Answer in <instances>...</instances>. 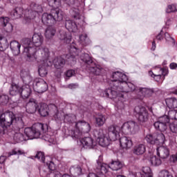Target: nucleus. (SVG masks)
Returning <instances> with one entry per match:
<instances>
[{"instance_id":"f257e3e1","label":"nucleus","mask_w":177,"mask_h":177,"mask_svg":"<svg viewBox=\"0 0 177 177\" xmlns=\"http://www.w3.org/2000/svg\"><path fill=\"white\" fill-rule=\"evenodd\" d=\"M128 77L120 71L113 72L111 75V88L104 90L102 93L103 97L115 99L118 109H124L125 98L123 93L133 92L136 87L132 83L127 82ZM121 92L122 93H120Z\"/></svg>"},{"instance_id":"f03ea898","label":"nucleus","mask_w":177,"mask_h":177,"mask_svg":"<svg viewBox=\"0 0 177 177\" xmlns=\"http://www.w3.org/2000/svg\"><path fill=\"white\" fill-rule=\"evenodd\" d=\"M24 47V53H26L28 62H35L37 56L34 53H37V50L40 49L44 44V36L39 34H34L31 39L26 38L22 40Z\"/></svg>"},{"instance_id":"7ed1b4c3","label":"nucleus","mask_w":177,"mask_h":177,"mask_svg":"<svg viewBox=\"0 0 177 177\" xmlns=\"http://www.w3.org/2000/svg\"><path fill=\"white\" fill-rule=\"evenodd\" d=\"M46 129H48L46 124L36 123L32 127L25 128L24 133L26 136L23 135L21 133H15L14 135V140H15L17 143H20V142L24 140L38 139L41 135L46 132Z\"/></svg>"},{"instance_id":"20e7f679","label":"nucleus","mask_w":177,"mask_h":177,"mask_svg":"<svg viewBox=\"0 0 177 177\" xmlns=\"http://www.w3.org/2000/svg\"><path fill=\"white\" fill-rule=\"evenodd\" d=\"M63 20V11L59 8H55L51 11V14L44 13L41 17V21L44 24L52 26L57 21Z\"/></svg>"},{"instance_id":"39448f33","label":"nucleus","mask_w":177,"mask_h":177,"mask_svg":"<svg viewBox=\"0 0 177 177\" xmlns=\"http://www.w3.org/2000/svg\"><path fill=\"white\" fill-rule=\"evenodd\" d=\"M80 59L82 62H84L86 65H88L87 67L91 74H94V75H100V74H102V72L103 71L102 66L93 62L92 58L89 56V54H82Z\"/></svg>"},{"instance_id":"423d86ee","label":"nucleus","mask_w":177,"mask_h":177,"mask_svg":"<svg viewBox=\"0 0 177 177\" xmlns=\"http://www.w3.org/2000/svg\"><path fill=\"white\" fill-rule=\"evenodd\" d=\"M76 130L72 135V138L80 139L82 133H89L91 131V124L84 120H80L75 123Z\"/></svg>"},{"instance_id":"0eeeda50","label":"nucleus","mask_w":177,"mask_h":177,"mask_svg":"<svg viewBox=\"0 0 177 177\" xmlns=\"http://www.w3.org/2000/svg\"><path fill=\"white\" fill-rule=\"evenodd\" d=\"M42 12V6L41 5L32 3L30 4V9L26 10L24 11V23H28L30 20L35 19L37 13Z\"/></svg>"},{"instance_id":"6e6552de","label":"nucleus","mask_w":177,"mask_h":177,"mask_svg":"<svg viewBox=\"0 0 177 177\" xmlns=\"http://www.w3.org/2000/svg\"><path fill=\"white\" fill-rule=\"evenodd\" d=\"M15 114L11 111H6L0 113V124H2L6 128H9L10 125L15 124Z\"/></svg>"},{"instance_id":"1a4fd4ad","label":"nucleus","mask_w":177,"mask_h":177,"mask_svg":"<svg viewBox=\"0 0 177 177\" xmlns=\"http://www.w3.org/2000/svg\"><path fill=\"white\" fill-rule=\"evenodd\" d=\"M145 140L149 143V145H162V143L165 142V136H164L162 133L159 134H147Z\"/></svg>"},{"instance_id":"9d476101","label":"nucleus","mask_w":177,"mask_h":177,"mask_svg":"<svg viewBox=\"0 0 177 177\" xmlns=\"http://www.w3.org/2000/svg\"><path fill=\"white\" fill-rule=\"evenodd\" d=\"M134 113H136V117L140 124H145V122L149 121V111L146 110V108L142 106H136Z\"/></svg>"},{"instance_id":"9b49d317","label":"nucleus","mask_w":177,"mask_h":177,"mask_svg":"<svg viewBox=\"0 0 177 177\" xmlns=\"http://www.w3.org/2000/svg\"><path fill=\"white\" fill-rule=\"evenodd\" d=\"M122 132L124 133H136L139 131V125L134 121L124 122L121 127Z\"/></svg>"},{"instance_id":"f8f14e48","label":"nucleus","mask_w":177,"mask_h":177,"mask_svg":"<svg viewBox=\"0 0 177 177\" xmlns=\"http://www.w3.org/2000/svg\"><path fill=\"white\" fill-rule=\"evenodd\" d=\"M78 46L75 43L73 42L71 45L70 52L71 53L66 55V59L68 64H75L77 62V58L75 56H78Z\"/></svg>"},{"instance_id":"ddd939ff","label":"nucleus","mask_w":177,"mask_h":177,"mask_svg":"<svg viewBox=\"0 0 177 177\" xmlns=\"http://www.w3.org/2000/svg\"><path fill=\"white\" fill-rule=\"evenodd\" d=\"M169 123V118H168V115H164L159 118L158 120L154 123L153 126L156 129H158V131H160V132H165L168 128L167 124Z\"/></svg>"},{"instance_id":"4468645a","label":"nucleus","mask_w":177,"mask_h":177,"mask_svg":"<svg viewBox=\"0 0 177 177\" xmlns=\"http://www.w3.org/2000/svg\"><path fill=\"white\" fill-rule=\"evenodd\" d=\"M106 135L112 140L113 142L120 138V127L112 124L108 127Z\"/></svg>"},{"instance_id":"2eb2a0df","label":"nucleus","mask_w":177,"mask_h":177,"mask_svg":"<svg viewBox=\"0 0 177 177\" xmlns=\"http://www.w3.org/2000/svg\"><path fill=\"white\" fill-rule=\"evenodd\" d=\"M111 141H113V140L109 138L106 133H104L103 130L99 131L97 142L100 146H102V147H107Z\"/></svg>"},{"instance_id":"dca6fc26","label":"nucleus","mask_w":177,"mask_h":177,"mask_svg":"<svg viewBox=\"0 0 177 177\" xmlns=\"http://www.w3.org/2000/svg\"><path fill=\"white\" fill-rule=\"evenodd\" d=\"M49 48H43L37 50V53H34V56L37 57L41 62H47L48 59H49Z\"/></svg>"},{"instance_id":"f3484780","label":"nucleus","mask_w":177,"mask_h":177,"mask_svg":"<svg viewBox=\"0 0 177 177\" xmlns=\"http://www.w3.org/2000/svg\"><path fill=\"white\" fill-rule=\"evenodd\" d=\"M34 89L37 93H44L48 91V84L43 79H39L36 82L35 84L33 85Z\"/></svg>"},{"instance_id":"a211bd4d","label":"nucleus","mask_w":177,"mask_h":177,"mask_svg":"<svg viewBox=\"0 0 177 177\" xmlns=\"http://www.w3.org/2000/svg\"><path fill=\"white\" fill-rule=\"evenodd\" d=\"M38 103L34 99L31 98L26 105V110L28 114H34L37 111Z\"/></svg>"},{"instance_id":"6ab92c4d","label":"nucleus","mask_w":177,"mask_h":177,"mask_svg":"<svg viewBox=\"0 0 177 177\" xmlns=\"http://www.w3.org/2000/svg\"><path fill=\"white\" fill-rule=\"evenodd\" d=\"M80 143L84 149H93L96 146V142L93 141V138L91 137H85L80 140Z\"/></svg>"},{"instance_id":"aec40b11","label":"nucleus","mask_w":177,"mask_h":177,"mask_svg":"<svg viewBox=\"0 0 177 177\" xmlns=\"http://www.w3.org/2000/svg\"><path fill=\"white\" fill-rule=\"evenodd\" d=\"M157 156L162 158V160H165L169 157V149L165 146H161L157 148Z\"/></svg>"},{"instance_id":"412c9836","label":"nucleus","mask_w":177,"mask_h":177,"mask_svg":"<svg viewBox=\"0 0 177 177\" xmlns=\"http://www.w3.org/2000/svg\"><path fill=\"white\" fill-rule=\"evenodd\" d=\"M120 147H122V149H131V147H132L133 146V142H132V140H131V138L129 137H121L120 138Z\"/></svg>"},{"instance_id":"4be33fe9","label":"nucleus","mask_w":177,"mask_h":177,"mask_svg":"<svg viewBox=\"0 0 177 177\" xmlns=\"http://www.w3.org/2000/svg\"><path fill=\"white\" fill-rule=\"evenodd\" d=\"M53 63L54 64V66L57 70H62L64 66H66V60L62 57H56L53 61Z\"/></svg>"},{"instance_id":"5701e85b","label":"nucleus","mask_w":177,"mask_h":177,"mask_svg":"<svg viewBox=\"0 0 177 177\" xmlns=\"http://www.w3.org/2000/svg\"><path fill=\"white\" fill-rule=\"evenodd\" d=\"M65 27L71 32H77V31H78V26H77V24L71 19L66 20Z\"/></svg>"},{"instance_id":"b1692460","label":"nucleus","mask_w":177,"mask_h":177,"mask_svg":"<svg viewBox=\"0 0 177 177\" xmlns=\"http://www.w3.org/2000/svg\"><path fill=\"white\" fill-rule=\"evenodd\" d=\"M31 95V88H30V85H26L21 87L20 96L23 99H27Z\"/></svg>"},{"instance_id":"393cba45","label":"nucleus","mask_w":177,"mask_h":177,"mask_svg":"<svg viewBox=\"0 0 177 177\" xmlns=\"http://www.w3.org/2000/svg\"><path fill=\"white\" fill-rule=\"evenodd\" d=\"M146 152V145L145 144H138L133 148V153L136 156H142Z\"/></svg>"},{"instance_id":"a878e982","label":"nucleus","mask_w":177,"mask_h":177,"mask_svg":"<svg viewBox=\"0 0 177 177\" xmlns=\"http://www.w3.org/2000/svg\"><path fill=\"white\" fill-rule=\"evenodd\" d=\"M10 49L15 56L20 55V48L21 45L17 41H13L10 42Z\"/></svg>"},{"instance_id":"bb28decb","label":"nucleus","mask_w":177,"mask_h":177,"mask_svg":"<svg viewBox=\"0 0 177 177\" xmlns=\"http://www.w3.org/2000/svg\"><path fill=\"white\" fill-rule=\"evenodd\" d=\"M58 37L61 41H64V44H70L71 42V35L67 34L64 30H60Z\"/></svg>"},{"instance_id":"cd10ccee","label":"nucleus","mask_w":177,"mask_h":177,"mask_svg":"<svg viewBox=\"0 0 177 177\" xmlns=\"http://www.w3.org/2000/svg\"><path fill=\"white\" fill-rule=\"evenodd\" d=\"M153 91L151 88H140L138 89V95L140 97H149L153 95Z\"/></svg>"},{"instance_id":"c85d7f7f","label":"nucleus","mask_w":177,"mask_h":177,"mask_svg":"<svg viewBox=\"0 0 177 177\" xmlns=\"http://www.w3.org/2000/svg\"><path fill=\"white\" fill-rule=\"evenodd\" d=\"M21 90V87H20L18 84H12L11 87L10 88V95H11V96L20 97Z\"/></svg>"},{"instance_id":"c756f323","label":"nucleus","mask_w":177,"mask_h":177,"mask_svg":"<svg viewBox=\"0 0 177 177\" xmlns=\"http://www.w3.org/2000/svg\"><path fill=\"white\" fill-rule=\"evenodd\" d=\"M109 167L112 171H120V169H122V167H124V163H122L120 160H113L110 164Z\"/></svg>"},{"instance_id":"7c9ffc66","label":"nucleus","mask_w":177,"mask_h":177,"mask_svg":"<svg viewBox=\"0 0 177 177\" xmlns=\"http://www.w3.org/2000/svg\"><path fill=\"white\" fill-rule=\"evenodd\" d=\"M136 177H153V174L151 173V169L149 167H143L142 173L138 172L136 174Z\"/></svg>"},{"instance_id":"2f4dec72","label":"nucleus","mask_w":177,"mask_h":177,"mask_svg":"<svg viewBox=\"0 0 177 177\" xmlns=\"http://www.w3.org/2000/svg\"><path fill=\"white\" fill-rule=\"evenodd\" d=\"M21 78L22 79L23 82L26 84V85H28V84L32 82V77L27 71L21 72Z\"/></svg>"},{"instance_id":"473e14b6","label":"nucleus","mask_w":177,"mask_h":177,"mask_svg":"<svg viewBox=\"0 0 177 177\" xmlns=\"http://www.w3.org/2000/svg\"><path fill=\"white\" fill-rule=\"evenodd\" d=\"M69 172L72 176H80V175H82V169L80 166H72Z\"/></svg>"},{"instance_id":"72a5a7b5","label":"nucleus","mask_w":177,"mask_h":177,"mask_svg":"<svg viewBox=\"0 0 177 177\" xmlns=\"http://www.w3.org/2000/svg\"><path fill=\"white\" fill-rule=\"evenodd\" d=\"M24 11L23 8L17 7L12 12L11 16L13 19H20L23 16Z\"/></svg>"},{"instance_id":"f704fd0d","label":"nucleus","mask_w":177,"mask_h":177,"mask_svg":"<svg viewBox=\"0 0 177 177\" xmlns=\"http://www.w3.org/2000/svg\"><path fill=\"white\" fill-rule=\"evenodd\" d=\"M55 34H56V29L52 26H48L46 30L45 37L47 39L53 38Z\"/></svg>"},{"instance_id":"c9c22d12","label":"nucleus","mask_w":177,"mask_h":177,"mask_svg":"<svg viewBox=\"0 0 177 177\" xmlns=\"http://www.w3.org/2000/svg\"><path fill=\"white\" fill-rule=\"evenodd\" d=\"M166 104L169 109L177 108V100L176 98L171 97L166 99Z\"/></svg>"},{"instance_id":"e433bc0d","label":"nucleus","mask_w":177,"mask_h":177,"mask_svg":"<svg viewBox=\"0 0 177 177\" xmlns=\"http://www.w3.org/2000/svg\"><path fill=\"white\" fill-rule=\"evenodd\" d=\"M8 47L9 43L8 42V39L4 37L0 36V50H6Z\"/></svg>"},{"instance_id":"4c0bfd02","label":"nucleus","mask_w":177,"mask_h":177,"mask_svg":"<svg viewBox=\"0 0 177 177\" xmlns=\"http://www.w3.org/2000/svg\"><path fill=\"white\" fill-rule=\"evenodd\" d=\"M89 42H91V41L89 40V38H88L86 34H82L80 36L79 44H80L82 46H86V45H88Z\"/></svg>"},{"instance_id":"58836bf2","label":"nucleus","mask_w":177,"mask_h":177,"mask_svg":"<svg viewBox=\"0 0 177 177\" xmlns=\"http://www.w3.org/2000/svg\"><path fill=\"white\" fill-rule=\"evenodd\" d=\"M107 118L104 115H98L95 118L96 124L98 127H103L106 124Z\"/></svg>"},{"instance_id":"ea45409f","label":"nucleus","mask_w":177,"mask_h":177,"mask_svg":"<svg viewBox=\"0 0 177 177\" xmlns=\"http://www.w3.org/2000/svg\"><path fill=\"white\" fill-rule=\"evenodd\" d=\"M149 162L151 165H153V167H158L159 165H161L162 161H161L160 158L154 156L150 158Z\"/></svg>"},{"instance_id":"a19ab883","label":"nucleus","mask_w":177,"mask_h":177,"mask_svg":"<svg viewBox=\"0 0 177 177\" xmlns=\"http://www.w3.org/2000/svg\"><path fill=\"white\" fill-rule=\"evenodd\" d=\"M41 117H46L48 115V105L46 104H41L40 108L37 109Z\"/></svg>"},{"instance_id":"79ce46f5","label":"nucleus","mask_w":177,"mask_h":177,"mask_svg":"<svg viewBox=\"0 0 177 177\" xmlns=\"http://www.w3.org/2000/svg\"><path fill=\"white\" fill-rule=\"evenodd\" d=\"M15 121L12 124L14 127H16L18 129L24 128V122H23V119L21 118H17L16 116H15Z\"/></svg>"},{"instance_id":"37998d69","label":"nucleus","mask_w":177,"mask_h":177,"mask_svg":"<svg viewBox=\"0 0 177 177\" xmlns=\"http://www.w3.org/2000/svg\"><path fill=\"white\" fill-rule=\"evenodd\" d=\"M163 73H164V69L159 68V74L156 75L153 73V71H150L149 72V75H150V77H152L153 78H155L157 82H160L161 80V74H163Z\"/></svg>"},{"instance_id":"c03bdc74","label":"nucleus","mask_w":177,"mask_h":177,"mask_svg":"<svg viewBox=\"0 0 177 177\" xmlns=\"http://www.w3.org/2000/svg\"><path fill=\"white\" fill-rule=\"evenodd\" d=\"M71 15L72 17L75 19V20H82V19H84V17L80 16V10L77 8H73L71 10Z\"/></svg>"},{"instance_id":"a18cd8bd","label":"nucleus","mask_w":177,"mask_h":177,"mask_svg":"<svg viewBox=\"0 0 177 177\" xmlns=\"http://www.w3.org/2000/svg\"><path fill=\"white\" fill-rule=\"evenodd\" d=\"M174 12H177V5L176 4L169 5L167 8L166 13H172Z\"/></svg>"},{"instance_id":"49530a36","label":"nucleus","mask_w":177,"mask_h":177,"mask_svg":"<svg viewBox=\"0 0 177 177\" xmlns=\"http://www.w3.org/2000/svg\"><path fill=\"white\" fill-rule=\"evenodd\" d=\"M167 117L169 120H177V110L169 111Z\"/></svg>"},{"instance_id":"de8ad7c7","label":"nucleus","mask_w":177,"mask_h":177,"mask_svg":"<svg viewBox=\"0 0 177 177\" xmlns=\"http://www.w3.org/2000/svg\"><path fill=\"white\" fill-rule=\"evenodd\" d=\"M9 102V96L8 95L3 94L0 95V104H8Z\"/></svg>"},{"instance_id":"09e8293b","label":"nucleus","mask_w":177,"mask_h":177,"mask_svg":"<svg viewBox=\"0 0 177 177\" xmlns=\"http://www.w3.org/2000/svg\"><path fill=\"white\" fill-rule=\"evenodd\" d=\"M50 6H53L55 8H59L61 5L60 0H48Z\"/></svg>"},{"instance_id":"8fccbe9b","label":"nucleus","mask_w":177,"mask_h":177,"mask_svg":"<svg viewBox=\"0 0 177 177\" xmlns=\"http://www.w3.org/2000/svg\"><path fill=\"white\" fill-rule=\"evenodd\" d=\"M0 23L2 27H6L7 24H9V17H0Z\"/></svg>"},{"instance_id":"3c124183","label":"nucleus","mask_w":177,"mask_h":177,"mask_svg":"<svg viewBox=\"0 0 177 177\" xmlns=\"http://www.w3.org/2000/svg\"><path fill=\"white\" fill-rule=\"evenodd\" d=\"M38 71L40 77H45L48 74V71L45 66H40Z\"/></svg>"},{"instance_id":"603ef678","label":"nucleus","mask_w":177,"mask_h":177,"mask_svg":"<svg viewBox=\"0 0 177 177\" xmlns=\"http://www.w3.org/2000/svg\"><path fill=\"white\" fill-rule=\"evenodd\" d=\"M44 138L46 142H49V143H55V136H50L47 133Z\"/></svg>"},{"instance_id":"864d4df0","label":"nucleus","mask_w":177,"mask_h":177,"mask_svg":"<svg viewBox=\"0 0 177 177\" xmlns=\"http://www.w3.org/2000/svg\"><path fill=\"white\" fill-rule=\"evenodd\" d=\"M35 157L37 158V160H39V161H41V162H45V154L44 152H37Z\"/></svg>"},{"instance_id":"5fc2aeb1","label":"nucleus","mask_w":177,"mask_h":177,"mask_svg":"<svg viewBox=\"0 0 177 177\" xmlns=\"http://www.w3.org/2000/svg\"><path fill=\"white\" fill-rule=\"evenodd\" d=\"M158 177H174L169 171L167 170H162L158 175Z\"/></svg>"},{"instance_id":"6e6d98bb","label":"nucleus","mask_w":177,"mask_h":177,"mask_svg":"<svg viewBox=\"0 0 177 177\" xmlns=\"http://www.w3.org/2000/svg\"><path fill=\"white\" fill-rule=\"evenodd\" d=\"M3 28L6 32H12L13 31V25L10 23L8 24L6 26H3Z\"/></svg>"},{"instance_id":"4d7b16f0","label":"nucleus","mask_w":177,"mask_h":177,"mask_svg":"<svg viewBox=\"0 0 177 177\" xmlns=\"http://www.w3.org/2000/svg\"><path fill=\"white\" fill-rule=\"evenodd\" d=\"M109 168H110V165H107V164L101 165V171L104 174L107 173V171H109Z\"/></svg>"},{"instance_id":"13d9d810","label":"nucleus","mask_w":177,"mask_h":177,"mask_svg":"<svg viewBox=\"0 0 177 177\" xmlns=\"http://www.w3.org/2000/svg\"><path fill=\"white\" fill-rule=\"evenodd\" d=\"M170 130L173 133H177V122L171 123L170 124Z\"/></svg>"},{"instance_id":"bf43d9fd","label":"nucleus","mask_w":177,"mask_h":177,"mask_svg":"<svg viewBox=\"0 0 177 177\" xmlns=\"http://www.w3.org/2000/svg\"><path fill=\"white\" fill-rule=\"evenodd\" d=\"M6 129H8V128L3 125L1 123H0V136H2V135H5Z\"/></svg>"},{"instance_id":"052dcab7","label":"nucleus","mask_w":177,"mask_h":177,"mask_svg":"<svg viewBox=\"0 0 177 177\" xmlns=\"http://www.w3.org/2000/svg\"><path fill=\"white\" fill-rule=\"evenodd\" d=\"M47 165L50 171H55V169H56V166L55 165V163L52 161H50L48 163L47 162Z\"/></svg>"},{"instance_id":"680f3d73","label":"nucleus","mask_w":177,"mask_h":177,"mask_svg":"<svg viewBox=\"0 0 177 177\" xmlns=\"http://www.w3.org/2000/svg\"><path fill=\"white\" fill-rule=\"evenodd\" d=\"M16 154L21 155L23 154V152L20 149H15L10 153V156H15Z\"/></svg>"},{"instance_id":"e2e57ef3","label":"nucleus","mask_w":177,"mask_h":177,"mask_svg":"<svg viewBox=\"0 0 177 177\" xmlns=\"http://www.w3.org/2000/svg\"><path fill=\"white\" fill-rule=\"evenodd\" d=\"M55 177H73V176L68 174H64L62 175V174H60V172H55Z\"/></svg>"},{"instance_id":"0e129e2a","label":"nucleus","mask_w":177,"mask_h":177,"mask_svg":"<svg viewBox=\"0 0 177 177\" xmlns=\"http://www.w3.org/2000/svg\"><path fill=\"white\" fill-rule=\"evenodd\" d=\"M75 74V71L74 70H68L66 73V76L68 77V78H70L73 77Z\"/></svg>"},{"instance_id":"69168bd1","label":"nucleus","mask_w":177,"mask_h":177,"mask_svg":"<svg viewBox=\"0 0 177 177\" xmlns=\"http://www.w3.org/2000/svg\"><path fill=\"white\" fill-rule=\"evenodd\" d=\"M53 118L55 121H60V120H62L59 111H56L55 113L53 115Z\"/></svg>"},{"instance_id":"338daca9","label":"nucleus","mask_w":177,"mask_h":177,"mask_svg":"<svg viewBox=\"0 0 177 177\" xmlns=\"http://www.w3.org/2000/svg\"><path fill=\"white\" fill-rule=\"evenodd\" d=\"M165 38L166 39V41H173V42H175V40L174 39H172V37H171V36L169 35V33L166 32L165 33Z\"/></svg>"},{"instance_id":"774afa93","label":"nucleus","mask_w":177,"mask_h":177,"mask_svg":"<svg viewBox=\"0 0 177 177\" xmlns=\"http://www.w3.org/2000/svg\"><path fill=\"white\" fill-rule=\"evenodd\" d=\"M171 161L173 162H176L177 161V153L176 154H174L171 156Z\"/></svg>"}]
</instances>
